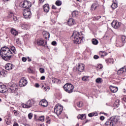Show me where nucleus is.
<instances>
[{
	"label": "nucleus",
	"mask_w": 126,
	"mask_h": 126,
	"mask_svg": "<svg viewBox=\"0 0 126 126\" xmlns=\"http://www.w3.org/2000/svg\"><path fill=\"white\" fill-rule=\"evenodd\" d=\"M95 82L96 83H98V84L102 83V82H103V80L101 78H97L95 80Z\"/></svg>",
	"instance_id": "nucleus-29"
},
{
	"label": "nucleus",
	"mask_w": 126,
	"mask_h": 126,
	"mask_svg": "<svg viewBox=\"0 0 126 126\" xmlns=\"http://www.w3.org/2000/svg\"><path fill=\"white\" fill-rule=\"evenodd\" d=\"M13 112H14V114L15 116H17V115H18L17 111L14 110Z\"/></svg>",
	"instance_id": "nucleus-53"
},
{
	"label": "nucleus",
	"mask_w": 126,
	"mask_h": 126,
	"mask_svg": "<svg viewBox=\"0 0 126 126\" xmlns=\"http://www.w3.org/2000/svg\"><path fill=\"white\" fill-rule=\"evenodd\" d=\"M6 72L4 70H2L0 71V75H2L3 76L5 77L6 76V73H5Z\"/></svg>",
	"instance_id": "nucleus-35"
},
{
	"label": "nucleus",
	"mask_w": 126,
	"mask_h": 126,
	"mask_svg": "<svg viewBox=\"0 0 126 126\" xmlns=\"http://www.w3.org/2000/svg\"><path fill=\"white\" fill-rule=\"evenodd\" d=\"M28 72H29L30 73H33V71L32 69L29 68L28 69Z\"/></svg>",
	"instance_id": "nucleus-52"
},
{
	"label": "nucleus",
	"mask_w": 126,
	"mask_h": 126,
	"mask_svg": "<svg viewBox=\"0 0 126 126\" xmlns=\"http://www.w3.org/2000/svg\"><path fill=\"white\" fill-rule=\"evenodd\" d=\"M77 119H80V120H85V119H86V114H79L77 116Z\"/></svg>",
	"instance_id": "nucleus-26"
},
{
	"label": "nucleus",
	"mask_w": 126,
	"mask_h": 126,
	"mask_svg": "<svg viewBox=\"0 0 126 126\" xmlns=\"http://www.w3.org/2000/svg\"><path fill=\"white\" fill-rule=\"evenodd\" d=\"M90 122V120H87L86 122H85V124H87V123H89Z\"/></svg>",
	"instance_id": "nucleus-60"
},
{
	"label": "nucleus",
	"mask_w": 126,
	"mask_h": 126,
	"mask_svg": "<svg viewBox=\"0 0 126 126\" xmlns=\"http://www.w3.org/2000/svg\"><path fill=\"white\" fill-rule=\"evenodd\" d=\"M99 56H98V55H94V60H98V59H99Z\"/></svg>",
	"instance_id": "nucleus-47"
},
{
	"label": "nucleus",
	"mask_w": 126,
	"mask_h": 126,
	"mask_svg": "<svg viewBox=\"0 0 126 126\" xmlns=\"http://www.w3.org/2000/svg\"><path fill=\"white\" fill-rule=\"evenodd\" d=\"M22 61L23 62H26V61H27V58H25V57H23V58H22Z\"/></svg>",
	"instance_id": "nucleus-50"
},
{
	"label": "nucleus",
	"mask_w": 126,
	"mask_h": 126,
	"mask_svg": "<svg viewBox=\"0 0 126 126\" xmlns=\"http://www.w3.org/2000/svg\"><path fill=\"white\" fill-rule=\"evenodd\" d=\"M32 117H33V114H32V113H30L29 114L28 117L30 120H31Z\"/></svg>",
	"instance_id": "nucleus-41"
},
{
	"label": "nucleus",
	"mask_w": 126,
	"mask_h": 126,
	"mask_svg": "<svg viewBox=\"0 0 126 126\" xmlns=\"http://www.w3.org/2000/svg\"><path fill=\"white\" fill-rule=\"evenodd\" d=\"M99 119H100V121H104V120H105V117L100 116Z\"/></svg>",
	"instance_id": "nucleus-51"
},
{
	"label": "nucleus",
	"mask_w": 126,
	"mask_h": 126,
	"mask_svg": "<svg viewBox=\"0 0 126 126\" xmlns=\"http://www.w3.org/2000/svg\"><path fill=\"white\" fill-rule=\"evenodd\" d=\"M63 88L65 92H67V93H69V94L72 93L74 91V86L69 83L65 84L63 86Z\"/></svg>",
	"instance_id": "nucleus-5"
},
{
	"label": "nucleus",
	"mask_w": 126,
	"mask_h": 126,
	"mask_svg": "<svg viewBox=\"0 0 126 126\" xmlns=\"http://www.w3.org/2000/svg\"><path fill=\"white\" fill-rule=\"evenodd\" d=\"M8 17L9 18H11V17L14 16V14H13V12H10L8 14Z\"/></svg>",
	"instance_id": "nucleus-39"
},
{
	"label": "nucleus",
	"mask_w": 126,
	"mask_h": 126,
	"mask_svg": "<svg viewBox=\"0 0 126 126\" xmlns=\"http://www.w3.org/2000/svg\"><path fill=\"white\" fill-rule=\"evenodd\" d=\"M13 20L15 21V22H18V19L17 18V17L14 16L13 17Z\"/></svg>",
	"instance_id": "nucleus-45"
},
{
	"label": "nucleus",
	"mask_w": 126,
	"mask_h": 126,
	"mask_svg": "<svg viewBox=\"0 0 126 126\" xmlns=\"http://www.w3.org/2000/svg\"><path fill=\"white\" fill-rule=\"evenodd\" d=\"M72 37H73V41L75 44H80L82 41V35L77 31H74Z\"/></svg>",
	"instance_id": "nucleus-2"
},
{
	"label": "nucleus",
	"mask_w": 126,
	"mask_h": 126,
	"mask_svg": "<svg viewBox=\"0 0 126 126\" xmlns=\"http://www.w3.org/2000/svg\"><path fill=\"white\" fill-rule=\"evenodd\" d=\"M6 91H8V89L6 88V87L4 85L0 86V93H5Z\"/></svg>",
	"instance_id": "nucleus-16"
},
{
	"label": "nucleus",
	"mask_w": 126,
	"mask_h": 126,
	"mask_svg": "<svg viewBox=\"0 0 126 126\" xmlns=\"http://www.w3.org/2000/svg\"><path fill=\"white\" fill-rule=\"evenodd\" d=\"M21 106L24 109H29L32 106V102L31 100H29L26 104L22 103Z\"/></svg>",
	"instance_id": "nucleus-12"
},
{
	"label": "nucleus",
	"mask_w": 126,
	"mask_h": 126,
	"mask_svg": "<svg viewBox=\"0 0 126 126\" xmlns=\"http://www.w3.org/2000/svg\"><path fill=\"white\" fill-rule=\"evenodd\" d=\"M47 124H50L51 123V120H50V118L48 117V120L46 121Z\"/></svg>",
	"instance_id": "nucleus-57"
},
{
	"label": "nucleus",
	"mask_w": 126,
	"mask_h": 126,
	"mask_svg": "<svg viewBox=\"0 0 126 126\" xmlns=\"http://www.w3.org/2000/svg\"><path fill=\"white\" fill-rule=\"evenodd\" d=\"M20 7L28 9L32 6V3L30 1L24 0L20 3Z\"/></svg>",
	"instance_id": "nucleus-8"
},
{
	"label": "nucleus",
	"mask_w": 126,
	"mask_h": 126,
	"mask_svg": "<svg viewBox=\"0 0 126 126\" xmlns=\"http://www.w3.org/2000/svg\"><path fill=\"white\" fill-rule=\"evenodd\" d=\"M45 78H46V77L44 76H42L41 77L40 79H41V80H45Z\"/></svg>",
	"instance_id": "nucleus-54"
},
{
	"label": "nucleus",
	"mask_w": 126,
	"mask_h": 126,
	"mask_svg": "<svg viewBox=\"0 0 126 126\" xmlns=\"http://www.w3.org/2000/svg\"><path fill=\"white\" fill-rule=\"evenodd\" d=\"M10 50L14 53V54H15L16 53V50L15 49V47L14 46H12L10 48Z\"/></svg>",
	"instance_id": "nucleus-38"
},
{
	"label": "nucleus",
	"mask_w": 126,
	"mask_h": 126,
	"mask_svg": "<svg viewBox=\"0 0 126 126\" xmlns=\"http://www.w3.org/2000/svg\"><path fill=\"white\" fill-rule=\"evenodd\" d=\"M97 68H100V69H102V68H103V65L99 64L97 66Z\"/></svg>",
	"instance_id": "nucleus-46"
},
{
	"label": "nucleus",
	"mask_w": 126,
	"mask_h": 126,
	"mask_svg": "<svg viewBox=\"0 0 126 126\" xmlns=\"http://www.w3.org/2000/svg\"><path fill=\"white\" fill-rule=\"evenodd\" d=\"M111 25L115 29H119V28L121 27L122 23L120 22H118V21H113L111 23Z\"/></svg>",
	"instance_id": "nucleus-11"
},
{
	"label": "nucleus",
	"mask_w": 126,
	"mask_h": 126,
	"mask_svg": "<svg viewBox=\"0 0 126 126\" xmlns=\"http://www.w3.org/2000/svg\"><path fill=\"white\" fill-rule=\"evenodd\" d=\"M13 126H18V124L15 123H14Z\"/></svg>",
	"instance_id": "nucleus-61"
},
{
	"label": "nucleus",
	"mask_w": 126,
	"mask_h": 126,
	"mask_svg": "<svg viewBox=\"0 0 126 126\" xmlns=\"http://www.w3.org/2000/svg\"><path fill=\"white\" fill-rule=\"evenodd\" d=\"M126 67H123L122 68H120L117 71V74L119 75L123 74L124 72H126Z\"/></svg>",
	"instance_id": "nucleus-19"
},
{
	"label": "nucleus",
	"mask_w": 126,
	"mask_h": 126,
	"mask_svg": "<svg viewBox=\"0 0 126 126\" xmlns=\"http://www.w3.org/2000/svg\"><path fill=\"white\" fill-rule=\"evenodd\" d=\"M5 68L6 70H11V69L14 68V65L10 63H8L5 65Z\"/></svg>",
	"instance_id": "nucleus-15"
},
{
	"label": "nucleus",
	"mask_w": 126,
	"mask_h": 126,
	"mask_svg": "<svg viewBox=\"0 0 126 126\" xmlns=\"http://www.w3.org/2000/svg\"><path fill=\"white\" fill-rule=\"evenodd\" d=\"M43 35L45 39H49L50 38V33L47 31L43 32Z\"/></svg>",
	"instance_id": "nucleus-22"
},
{
	"label": "nucleus",
	"mask_w": 126,
	"mask_h": 126,
	"mask_svg": "<svg viewBox=\"0 0 126 126\" xmlns=\"http://www.w3.org/2000/svg\"><path fill=\"white\" fill-rule=\"evenodd\" d=\"M92 43L93 44V45H97L98 44V40L96 39H92Z\"/></svg>",
	"instance_id": "nucleus-32"
},
{
	"label": "nucleus",
	"mask_w": 126,
	"mask_h": 126,
	"mask_svg": "<svg viewBox=\"0 0 126 126\" xmlns=\"http://www.w3.org/2000/svg\"><path fill=\"white\" fill-rule=\"evenodd\" d=\"M7 87L8 92H10V93H14V92H16L18 90L17 85L12 82L8 84Z\"/></svg>",
	"instance_id": "nucleus-4"
},
{
	"label": "nucleus",
	"mask_w": 126,
	"mask_h": 126,
	"mask_svg": "<svg viewBox=\"0 0 126 126\" xmlns=\"http://www.w3.org/2000/svg\"><path fill=\"white\" fill-rule=\"evenodd\" d=\"M56 8H57L56 7V6H55V5H52V9H56Z\"/></svg>",
	"instance_id": "nucleus-59"
},
{
	"label": "nucleus",
	"mask_w": 126,
	"mask_h": 126,
	"mask_svg": "<svg viewBox=\"0 0 126 126\" xmlns=\"http://www.w3.org/2000/svg\"><path fill=\"white\" fill-rule=\"evenodd\" d=\"M125 43H126V36L122 35L119 40L116 41V46L119 47H123L125 45Z\"/></svg>",
	"instance_id": "nucleus-7"
},
{
	"label": "nucleus",
	"mask_w": 126,
	"mask_h": 126,
	"mask_svg": "<svg viewBox=\"0 0 126 126\" xmlns=\"http://www.w3.org/2000/svg\"><path fill=\"white\" fill-rule=\"evenodd\" d=\"M67 23L69 26H72V25H74V23H75V21L72 18H70L68 20Z\"/></svg>",
	"instance_id": "nucleus-18"
},
{
	"label": "nucleus",
	"mask_w": 126,
	"mask_h": 126,
	"mask_svg": "<svg viewBox=\"0 0 126 126\" xmlns=\"http://www.w3.org/2000/svg\"><path fill=\"white\" fill-rule=\"evenodd\" d=\"M0 55L4 61H8L13 57V53L8 47L5 46L0 49Z\"/></svg>",
	"instance_id": "nucleus-1"
},
{
	"label": "nucleus",
	"mask_w": 126,
	"mask_h": 126,
	"mask_svg": "<svg viewBox=\"0 0 126 126\" xmlns=\"http://www.w3.org/2000/svg\"><path fill=\"white\" fill-rule=\"evenodd\" d=\"M24 17L26 19L31 18L32 13L30 8H26L23 11Z\"/></svg>",
	"instance_id": "nucleus-9"
},
{
	"label": "nucleus",
	"mask_w": 126,
	"mask_h": 126,
	"mask_svg": "<svg viewBox=\"0 0 126 126\" xmlns=\"http://www.w3.org/2000/svg\"><path fill=\"white\" fill-rule=\"evenodd\" d=\"M28 82H27V80L24 77L22 78L19 83V85L20 87H24V86H26Z\"/></svg>",
	"instance_id": "nucleus-10"
},
{
	"label": "nucleus",
	"mask_w": 126,
	"mask_h": 126,
	"mask_svg": "<svg viewBox=\"0 0 126 126\" xmlns=\"http://www.w3.org/2000/svg\"><path fill=\"white\" fill-rule=\"evenodd\" d=\"M85 65L83 63H78V66H77L76 69L80 71V72H82L84 70V67Z\"/></svg>",
	"instance_id": "nucleus-14"
},
{
	"label": "nucleus",
	"mask_w": 126,
	"mask_h": 126,
	"mask_svg": "<svg viewBox=\"0 0 126 126\" xmlns=\"http://www.w3.org/2000/svg\"><path fill=\"white\" fill-rule=\"evenodd\" d=\"M77 106L78 107V108H81L83 106V102L82 101H79V102H77Z\"/></svg>",
	"instance_id": "nucleus-31"
},
{
	"label": "nucleus",
	"mask_w": 126,
	"mask_h": 126,
	"mask_svg": "<svg viewBox=\"0 0 126 126\" xmlns=\"http://www.w3.org/2000/svg\"><path fill=\"white\" fill-rule=\"evenodd\" d=\"M53 46H57V41H54L52 42Z\"/></svg>",
	"instance_id": "nucleus-48"
},
{
	"label": "nucleus",
	"mask_w": 126,
	"mask_h": 126,
	"mask_svg": "<svg viewBox=\"0 0 126 126\" xmlns=\"http://www.w3.org/2000/svg\"><path fill=\"white\" fill-rule=\"evenodd\" d=\"M110 89L112 93H116L118 90V87L111 86L110 87Z\"/></svg>",
	"instance_id": "nucleus-21"
},
{
	"label": "nucleus",
	"mask_w": 126,
	"mask_h": 126,
	"mask_svg": "<svg viewBox=\"0 0 126 126\" xmlns=\"http://www.w3.org/2000/svg\"><path fill=\"white\" fill-rule=\"evenodd\" d=\"M97 113H91L88 114V116L90 117V118H92L94 116H97Z\"/></svg>",
	"instance_id": "nucleus-33"
},
{
	"label": "nucleus",
	"mask_w": 126,
	"mask_h": 126,
	"mask_svg": "<svg viewBox=\"0 0 126 126\" xmlns=\"http://www.w3.org/2000/svg\"><path fill=\"white\" fill-rule=\"evenodd\" d=\"M16 42L17 44H18V45H20V44H21V41H20L19 38H17L16 40Z\"/></svg>",
	"instance_id": "nucleus-42"
},
{
	"label": "nucleus",
	"mask_w": 126,
	"mask_h": 126,
	"mask_svg": "<svg viewBox=\"0 0 126 126\" xmlns=\"http://www.w3.org/2000/svg\"><path fill=\"white\" fill-rule=\"evenodd\" d=\"M43 9L45 12H49L50 11V5H49V4H44L43 6Z\"/></svg>",
	"instance_id": "nucleus-20"
},
{
	"label": "nucleus",
	"mask_w": 126,
	"mask_h": 126,
	"mask_svg": "<svg viewBox=\"0 0 126 126\" xmlns=\"http://www.w3.org/2000/svg\"><path fill=\"white\" fill-rule=\"evenodd\" d=\"M45 0H39V2L40 3H43V2Z\"/></svg>",
	"instance_id": "nucleus-62"
},
{
	"label": "nucleus",
	"mask_w": 126,
	"mask_h": 126,
	"mask_svg": "<svg viewBox=\"0 0 126 126\" xmlns=\"http://www.w3.org/2000/svg\"><path fill=\"white\" fill-rule=\"evenodd\" d=\"M123 100L125 101V102H126V97H124L123 98Z\"/></svg>",
	"instance_id": "nucleus-64"
},
{
	"label": "nucleus",
	"mask_w": 126,
	"mask_h": 126,
	"mask_svg": "<svg viewBox=\"0 0 126 126\" xmlns=\"http://www.w3.org/2000/svg\"><path fill=\"white\" fill-rule=\"evenodd\" d=\"M28 62H31L32 61V60H31V59H30V58H29V57H28Z\"/></svg>",
	"instance_id": "nucleus-58"
},
{
	"label": "nucleus",
	"mask_w": 126,
	"mask_h": 126,
	"mask_svg": "<svg viewBox=\"0 0 126 126\" xmlns=\"http://www.w3.org/2000/svg\"><path fill=\"white\" fill-rule=\"evenodd\" d=\"M77 14H78V13L77 11H74L72 13L73 16H77Z\"/></svg>",
	"instance_id": "nucleus-43"
},
{
	"label": "nucleus",
	"mask_w": 126,
	"mask_h": 126,
	"mask_svg": "<svg viewBox=\"0 0 126 126\" xmlns=\"http://www.w3.org/2000/svg\"><path fill=\"white\" fill-rule=\"evenodd\" d=\"M96 18L98 20L100 19V18H101V16H97Z\"/></svg>",
	"instance_id": "nucleus-63"
},
{
	"label": "nucleus",
	"mask_w": 126,
	"mask_h": 126,
	"mask_svg": "<svg viewBox=\"0 0 126 126\" xmlns=\"http://www.w3.org/2000/svg\"><path fill=\"white\" fill-rule=\"evenodd\" d=\"M63 111V108L60 104H57L54 108V113L59 117L60 115H62Z\"/></svg>",
	"instance_id": "nucleus-6"
},
{
	"label": "nucleus",
	"mask_w": 126,
	"mask_h": 126,
	"mask_svg": "<svg viewBox=\"0 0 126 126\" xmlns=\"http://www.w3.org/2000/svg\"><path fill=\"white\" fill-rule=\"evenodd\" d=\"M38 120L39 121V122H45V116H41L38 118Z\"/></svg>",
	"instance_id": "nucleus-28"
},
{
	"label": "nucleus",
	"mask_w": 126,
	"mask_h": 126,
	"mask_svg": "<svg viewBox=\"0 0 126 126\" xmlns=\"http://www.w3.org/2000/svg\"><path fill=\"white\" fill-rule=\"evenodd\" d=\"M89 78V76H85L83 77L82 80H83L84 81H88Z\"/></svg>",
	"instance_id": "nucleus-37"
},
{
	"label": "nucleus",
	"mask_w": 126,
	"mask_h": 126,
	"mask_svg": "<svg viewBox=\"0 0 126 126\" xmlns=\"http://www.w3.org/2000/svg\"><path fill=\"white\" fill-rule=\"evenodd\" d=\"M46 43L47 42L45 43V40L43 39V38L38 39L35 42V43L36 45H38V46H45Z\"/></svg>",
	"instance_id": "nucleus-13"
},
{
	"label": "nucleus",
	"mask_w": 126,
	"mask_h": 126,
	"mask_svg": "<svg viewBox=\"0 0 126 126\" xmlns=\"http://www.w3.org/2000/svg\"><path fill=\"white\" fill-rule=\"evenodd\" d=\"M53 81H54V82H57V81H59V79L55 78L53 80Z\"/></svg>",
	"instance_id": "nucleus-56"
},
{
	"label": "nucleus",
	"mask_w": 126,
	"mask_h": 126,
	"mask_svg": "<svg viewBox=\"0 0 126 126\" xmlns=\"http://www.w3.org/2000/svg\"><path fill=\"white\" fill-rule=\"evenodd\" d=\"M44 90L45 91H47V90H50V87L47 86V87H44Z\"/></svg>",
	"instance_id": "nucleus-49"
},
{
	"label": "nucleus",
	"mask_w": 126,
	"mask_h": 126,
	"mask_svg": "<svg viewBox=\"0 0 126 126\" xmlns=\"http://www.w3.org/2000/svg\"><path fill=\"white\" fill-rule=\"evenodd\" d=\"M39 105L44 107H48V101L46 99H42L39 102Z\"/></svg>",
	"instance_id": "nucleus-17"
},
{
	"label": "nucleus",
	"mask_w": 126,
	"mask_h": 126,
	"mask_svg": "<svg viewBox=\"0 0 126 126\" xmlns=\"http://www.w3.org/2000/svg\"><path fill=\"white\" fill-rule=\"evenodd\" d=\"M114 2L112 3L111 7L113 9H115L118 7V2H117V0H113Z\"/></svg>",
	"instance_id": "nucleus-23"
},
{
	"label": "nucleus",
	"mask_w": 126,
	"mask_h": 126,
	"mask_svg": "<svg viewBox=\"0 0 126 126\" xmlns=\"http://www.w3.org/2000/svg\"><path fill=\"white\" fill-rule=\"evenodd\" d=\"M22 29H24L25 30H27L29 29L30 26L28 24H23L21 26Z\"/></svg>",
	"instance_id": "nucleus-25"
},
{
	"label": "nucleus",
	"mask_w": 126,
	"mask_h": 126,
	"mask_svg": "<svg viewBox=\"0 0 126 126\" xmlns=\"http://www.w3.org/2000/svg\"><path fill=\"white\" fill-rule=\"evenodd\" d=\"M11 33L12 34V35H14V36H17V35H18V32L13 29L11 30Z\"/></svg>",
	"instance_id": "nucleus-27"
},
{
	"label": "nucleus",
	"mask_w": 126,
	"mask_h": 126,
	"mask_svg": "<svg viewBox=\"0 0 126 126\" xmlns=\"http://www.w3.org/2000/svg\"><path fill=\"white\" fill-rule=\"evenodd\" d=\"M39 71L41 73H44L45 72V69L43 68H39Z\"/></svg>",
	"instance_id": "nucleus-44"
},
{
	"label": "nucleus",
	"mask_w": 126,
	"mask_h": 126,
	"mask_svg": "<svg viewBox=\"0 0 126 126\" xmlns=\"http://www.w3.org/2000/svg\"><path fill=\"white\" fill-rule=\"evenodd\" d=\"M114 106H116L117 108L119 107V106H120V100L117 99L116 100Z\"/></svg>",
	"instance_id": "nucleus-34"
},
{
	"label": "nucleus",
	"mask_w": 126,
	"mask_h": 126,
	"mask_svg": "<svg viewBox=\"0 0 126 126\" xmlns=\"http://www.w3.org/2000/svg\"><path fill=\"white\" fill-rule=\"evenodd\" d=\"M120 121L119 116H113L108 120L105 123V126H114Z\"/></svg>",
	"instance_id": "nucleus-3"
},
{
	"label": "nucleus",
	"mask_w": 126,
	"mask_h": 126,
	"mask_svg": "<svg viewBox=\"0 0 126 126\" xmlns=\"http://www.w3.org/2000/svg\"><path fill=\"white\" fill-rule=\"evenodd\" d=\"M105 61L107 63H112V62L113 61V60L112 59H106Z\"/></svg>",
	"instance_id": "nucleus-40"
},
{
	"label": "nucleus",
	"mask_w": 126,
	"mask_h": 126,
	"mask_svg": "<svg viewBox=\"0 0 126 126\" xmlns=\"http://www.w3.org/2000/svg\"><path fill=\"white\" fill-rule=\"evenodd\" d=\"M35 87H36V88H38V87H40V85H39V84L36 83L35 84Z\"/></svg>",
	"instance_id": "nucleus-55"
},
{
	"label": "nucleus",
	"mask_w": 126,
	"mask_h": 126,
	"mask_svg": "<svg viewBox=\"0 0 126 126\" xmlns=\"http://www.w3.org/2000/svg\"><path fill=\"white\" fill-rule=\"evenodd\" d=\"M99 54L101 57L107 56V53H106V52H105L104 51H100L99 52Z\"/></svg>",
	"instance_id": "nucleus-30"
},
{
	"label": "nucleus",
	"mask_w": 126,
	"mask_h": 126,
	"mask_svg": "<svg viewBox=\"0 0 126 126\" xmlns=\"http://www.w3.org/2000/svg\"><path fill=\"white\" fill-rule=\"evenodd\" d=\"M55 3L56 5H57L58 6H60L62 5V1L58 0L56 1Z\"/></svg>",
	"instance_id": "nucleus-36"
},
{
	"label": "nucleus",
	"mask_w": 126,
	"mask_h": 126,
	"mask_svg": "<svg viewBox=\"0 0 126 126\" xmlns=\"http://www.w3.org/2000/svg\"><path fill=\"white\" fill-rule=\"evenodd\" d=\"M99 6V4L97 3H94L91 6L92 10H95V9Z\"/></svg>",
	"instance_id": "nucleus-24"
}]
</instances>
